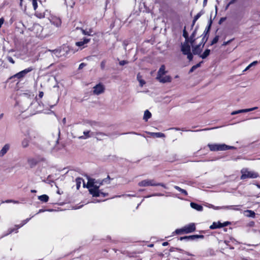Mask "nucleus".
Returning <instances> with one entry per match:
<instances>
[{
  "label": "nucleus",
  "instance_id": "1",
  "mask_svg": "<svg viewBox=\"0 0 260 260\" xmlns=\"http://www.w3.org/2000/svg\"><path fill=\"white\" fill-rule=\"evenodd\" d=\"M103 182H106V179L102 180H95L94 179H89L87 184V187L89 191L93 197H106L108 196V193L104 192L102 189H100V186Z\"/></svg>",
  "mask_w": 260,
  "mask_h": 260
},
{
  "label": "nucleus",
  "instance_id": "2",
  "mask_svg": "<svg viewBox=\"0 0 260 260\" xmlns=\"http://www.w3.org/2000/svg\"><path fill=\"white\" fill-rule=\"evenodd\" d=\"M35 69V68L31 66L9 77L7 82H15L17 81L18 83L21 80L24 78L26 74Z\"/></svg>",
  "mask_w": 260,
  "mask_h": 260
},
{
  "label": "nucleus",
  "instance_id": "3",
  "mask_svg": "<svg viewBox=\"0 0 260 260\" xmlns=\"http://www.w3.org/2000/svg\"><path fill=\"white\" fill-rule=\"evenodd\" d=\"M196 230V226L194 223H190L188 224L185 225L181 229H176L173 233L176 235H181L184 234H189L193 233Z\"/></svg>",
  "mask_w": 260,
  "mask_h": 260
},
{
  "label": "nucleus",
  "instance_id": "4",
  "mask_svg": "<svg viewBox=\"0 0 260 260\" xmlns=\"http://www.w3.org/2000/svg\"><path fill=\"white\" fill-rule=\"evenodd\" d=\"M138 185L141 187H146V186H160L163 188L167 189V186L163 183H157L154 179H145L142 180L138 183Z\"/></svg>",
  "mask_w": 260,
  "mask_h": 260
},
{
  "label": "nucleus",
  "instance_id": "5",
  "mask_svg": "<svg viewBox=\"0 0 260 260\" xmlns=\"http://www.w3.org/2000/svg\"><path fill=\"white\" fill-rule=\"evenodd\" d=\"M208 147L211 151H224L232 149L234 148L233 146H228L224 144H208Z\"/></svg>",
  "mask_w": 260,
  "mask_h": 260
},
{
  "label": "nucleus",
  "instance_id": "6",
  "mask_svg": "<svg viewBox=\"0 0 260 260\" xmlns=\"http://www.w3.org/2000/svg\"><path fill=\"white\" fill-rule=\"evenodd\" d=\"M241 179L244 180L247 178H256L258 177L257 173L253 171H248L247 169L241 170Z\"/></svg>",
  "mask_w": 260,
  "mask_h": 260
},
{
  "label": "nucleus",
  "instance_id": "7",
  "mask_svg": "<svg viewBox=\"0 0 260 260\" xmlns=\"http://www.w3.org/2000/svg\"><path fill=\"white\" fill-rule=\"evenodd\" d=\"M30 218H26L22 220L19 224L15 225V228L9 229L8 230V233L6 234H5V236H7L9 234H12L13 232L17 233L18 232V229L22 227L24 225L27 223V222L30 220Z\"/></svg>",
  "mask_w": 260,
  "mask_h": 260
},
{
  "label": "nucleus",
  "instance_id": "8",
  "mask_svg": "<svg viewBox=\"0 0 260 260\" xmlns=\"http://www.w3.org/2000/svg\"><path fill=\"white\" fill-rule=\"evenodd\" d=\"M93 88V93L95 95H99L104 92L105 90L104 85L101 83L96 84Z\"/></svg>",
  "mask_w": 260,
  "mask_h": 260
},
{
  "label": "nucleus",
  "instance_id": "9",
  "mask_svg": "<svg viewBox=\"0 0 260 260\" xmlns=\"http://www.w3.org/2000/svg\"><path fill=\"white\" fill-rule=\"evenodd\" d=\"M181 51L183 55H186V54L191 52L189 42L185 41L183 43L181 44Z\"/></svg>",
  "mask_w": 260,
  "mask_h": 260
},
{
  "label": "nucleus",
  "instance_id": "10",
  "mask_svg": "<svg viewBox=\"0 0 260 260\" xmlns=\"http://www.w3.org/2000/svg\"><path fill=\"white\" fill-rule=\"evenodd\" d=\"M81 32L83 35H87L89 36H92L93 35H95L96 33L94 32L93 29L92 28L83 29L81 28Z\"/></svg>",
  "mask_w": 260,
  "mask_h": 260
},
{
  "label": "nucleus",
  "instance_id": "11",
  "mask_svg": "<svg viewBox=\"0 0 260 260\" xmlns=\"http://www.w3.org/2000/svg\"><path fill=\"white\" fill-rule=\"evenodd\" d=\"M165 69L166 67L164 64H162L160 66L157 72L156 79H159L161 76H163L164 75H165V74L167 73V71L165 70Z\"/></svg>",
  "mask_w": 260,
  "mask_h": 260
},
{
  "label": "nucleus",
  "instance_id": "12",
  "mask_svg": "<svg viewBox=\"0 0 260 260\" xmlns=\"http://www.w3.org/2000/svg\"><path fill=\"white\" fill-rule=\"evenodd\" d=\"M257 109V107H253V108H249V109H241V110L233 111L232 112L231 114L235 115V114H237L241 113H246L248 112H250V111H253Z\"/></svg>",
  "mask_w": 260,
  "mask_h": 260
},
{
  "label": "nucleus",
  "instance_id": "13",
  "mask_svg": "<svg viewBox=\"0 0 260 260\" xmlns=\"http://www.w3.org/2000/svg\"><path fill=\"white\" fill-rule=\"evenodd\" d=\"M160 83H170L172 81V78L170 76H166L165 77L161 76L159 79H156Z\"/></svg>",
  "mask_w": 260,
  "mask_h": 260
},
{
  "label": "nucleus",
  "instance_id": "14",
  "mask_svg": "<svg viewBox=\"0 0 260 260\" xmlns=\"http://www.w3.org/2000/svg\"><path fill=\"white\" fill-rule=\"evenodd\" d=\"M201 44L197 45L192 48V52L194 55H200L202 49L201 48Z\"/></svg>",
  "mask_w": 260,
  "mask_h": 260
},
{
  "label": "nucleus",
  "instance_id": "15",
  "mask_svg": "<svg viewBox=\"0 0 260 260\" xmlns=\"http://www.w3.org/2000/svg\"><path fill=\"white\" fill-rule=\"evenodd\" d=\"M190 207L196 209V210L198 211H202L203 210V207L202 205H199L197 203H194V202H191L190 204Z\"/></svg>",
  "mask_w": 260,
  "mask_h": 260
},
{
  "label": "nucleus",
  "instance_id": "16",
  "mask_svg": "<svg viewBox=\"0 0 260 260\" xmlns=\"http://www.w3.org/2000/svg\"><path fill=\"white\" fill-rule=\"evenodd\" d=\"M10 145L8 144H5L0 151V156H3L9 150Z\"/></svg>",
  "mask_w": 260,
  "mask_h": 260
},
{
  "label": "nucleus",
  "instance_id": "17",
  "mask_svg": "<svg viewBox=\"0 0 260 260\" xmlns=\"http://www.w3.org/2000/svg\"><path fill=\"white\" fill-rule=\"evenodd\" d=\"M90 39L84 38L83 39V41L77 42L76 43V45L78 47H81V46H83L84 45L89 43L90 42Z\"/></svg>",
  "mask_w": 260,
  "mask_h": 260
},
{
  "label": "nucleus",
  "instance_id": "18",
  "mask_svg": "<svg viewBox=\"0 0 260 260\" xmlns=\"http://www.w3.org/2000/svg\"><path fill=\"white\" fill-rule=\"evenodd\" d=\"M197 28H195L194 31L192 32V33L191 34L190 37H189V43H190L191 45L193 44L195 41H196V35L197 33Z\"/></svg>",
  "mask_w": 260,
  "mask_h": 260
},
{
  "label": "nucleus",
  "instance_id": "19",
  "mask_svg": "<svg viewBox=\"0 0 260 260\" xmlns=\"http://www.w3.org/2000/svg\"><path fill=\"white\" fill-rule=\"evenodd\" d=\"M35 11H36L35 14V16L37 18H40V19L45 18V15H46L45 12L48 11L47 10H45V11H44V12H40V11H36V10H35Z\"/></svg>",
  "mask_w": 260,
  "mask_h": 260
},
{
  "label": "nucleus",
  "instance_id": "20",
  "mask_svg": "<svg viewBox=\"0 0 260 260\" xmlns=\"http://www.w3.org/2000/svg\"><path fill=\"white\" fill-rule=\"evenodd\" d=\"M204 14V12L201 11H200V12H199L196 15L194 16V18H193V21H192V24H191V27L192 28L196 21L198 20V19Z\"/></svg>",
  "mask_w": 260,
  "mask_h": 260
},
{
  "label": "nucleus",
  "instance_id": "21",
  "mask_svg": "<svg viewBox=\"0 0 260 260\" xmlns=\"http://www.w3.org/2000/svg\"><path fill=\"white\" fill-rule=\"evenodd\" d=\"M204 238V236L203 235H193L188 236V241L191 240L193 241L197 239H203Z\"/></svg>",
  "mask_w": 260,
  "mask_h": 260
},
{
  "label": "nucleus",
  "instance_id": "22",
  "mask_svg": "<svg viewBox=\"0 0 260 260\" xmlns=\"http://www.w3.org/2000/svg\"><path fill=\"white\" fill-rule=\"evenodd\" d=\"M221 228H222L221 223L219 221L218 222H214L210 226V229H216Z\"/></svg>",
  "mask_w": 260,
  "mask_h": 260
},
{
  "label": "nucleus",
  "instance_id": "23",
  "mask_svg": "<svg viewBox=\"0 0 260 260\" xmlns=\"http://www.w3.org/2000/svg\"><path fill=\"white\" fill-rule=\"evenodd\" d=\"M151 116L152 115L151 112L149 110H146L144 112L143 119L145 121H147L148 120V119L151 118Z\"/></svg>",
  "mask_w": 260,
  "mask_h": 260
},
{
  "label": "nucleus",
  "instance_id": "24",
  "mask_svg": "<svg viewBox=\"0 0 260 260\" xmlns=\"http://www.w3.org/2000/svg\"><path fill=\"white\" fill-rule=\"evenodd\" d=\"M38 199L42 202L46 203L49 200V197L46 194L39 196Z\"/></svg>",
  "mask_w": 260,
  "mask_h": 260
},
{
  "label": "nucleus",
  "instance_id": "25",
  "mask_svg": "<svg viewBox=\"0 0 260 260\" xmlns=\"http://www.w3.org/2000/svg\"><path fill=\"white\" fill-rule=\"evenodd\" d=\"M30 140V138H25L22 140L21 144L23 148H26L28 146Z\"/></svg>",
  "mask_w": 260,
  "mask_h": 260
},
{
  "label": "nucleus",
  "instance_id": "26",
  "mask_svg": "<svg viewBox=\"0 0 260 260\" xmlns=\"http://www.w3.org/2000/svg\"><path fill=\"white\" fill-rule=\"evenodd\" d=\"M174 188H175L176 190L179 191V192H181L182 194H183L185 196H187L188 195L187 192L186 190L182 189L179 187L178 186L175 185Z\"/></svg>",
  "mask_w": 260,
  "mask_h": 260
},
{
  "label": "nucleus",
  "instance_id": "27",
  "mask_svg": "<svg viewBox=\"0 0 260 260\" xmlns=\"http://www.w3.org/2000/svg\"><path fill=\"white\" fill-rule=\"evenodd\" d=\"M210 50L209 49H207L205 50V51L203 52V54H202L201 55H200V57L202 58V59H205L206 58L207 56H208L210 54Z\"/></svg>",
  "mask_w": 260,
  "mask_h": 260
},
{
  "label": "nucleus",
  "instance_id": "28",
  "mask_svg": "<svg viewBox=\"0 0 260 260\" xmlns=\"http://www.w3.org/2000/svg\"><path fill=\"white\" fill-rule=\"evenodd\" d=\"M137 79L140 83V86L141 87L143 86V85L145 84L146 82L142 79V76L140 75L139 73L137 75Z\"/></svg>",
  "mask_w": 260,
  "mask_h": 260
},
{
  "label": "nucleus",
  "instance_id": "29",
  "mask_svg": "<svg viewBox=\"0 0 260 260\" xmlns=\"http://www.w3.org/2000/svg\"><path fill=\"white\" fill-rule=\"evenodd\" d=\"M82 180V179L80 177H78L76 179L75 182L76 184V188L77 189H79Z\"/></svg>",
  "mask_w": 260,
  "mask_h": 260
},
{
  "label": "nucleus",
  "instance_id": "30",
  "mask_svg": "<svg viewBox=\"0 0 260 260\" xmlns=\"http://www.w3.org/2000/svg\"><path fill=\"white\" fill-rule=\"evenodd\" d=\"M183 37L185 38V41L189 42V36L186 30L185 27H184L183 30Z\"/></svg>",
  "mask_w": 260,
  "mask_h": 260
},
{
  "label": "nucleus",
  "instance_id": "31",
  "mask_svg": "<svg viewBox=\"0 0 260 260\" xmlns=\"http://www.w3.org/2000/svg\"><path fill=\"white\" fill-rule=\"evenodd\" d=\"M218 40H219V36H216L212 40V41H211V43L210 44V46H212L215 44H216V43H217V42L218 41Z\"/></svg>",
  "mask_w": 260,
  "mask_h": 260
},
{
  "label": "nucleus",
  "instance_id": "32",
  "mask_svg": "<svg viewBox=\"0 0 260 260\" xmlns=\"http://www.w3.org/2000/svg\"><path fill=\"white\" fill-rule=\"evenodd\" d=\"M89 133H90V131H84L83 132V134L85 135V137L81 136V137H80V139H85V138H89L90 137Z\"/></svg>",
  "mask_w": 260,
  "mask_h": 260
},
{
  "label": "nucleus",
  "instance_id": "33",
  "mask_svg": "<svg viewBox=\"0 0 260 260\" xmlns=\"http://www.w3.org/2000/svg\"><path fill=\"white\" fill-rule=\"evenodd\" d=\"M246 212L249 213L247 215L248 217H254L255 214L254 211L252 210H247Z\"/></svg>",
  "mask_w": 260,
  "mask_h": 260
},
{
  "label": "nucleus",
  "instance_id": "34",
  "mask_svg": "<svg viewBox=\"0 0 260 260\" xmlns=\"http://www.w3.org/2000/svg\"><path fill=\"white\" fill-rule=\"evenodd\" d=\"M208 37H205V36H203L202 39V42L201 43V44H203V46H204V45H205V44L206 43V42L208 40Z\"/></svg>",
  "mask_w": 260,
  "mask_h": 260
},
{
  "label": "nucleus",
  "instance_id": "35",
  "mask_svg": "<svg viewBox=\"0 0 260 260\" xmlns=\"http://www.w3.org/2000/svg\"><path fill=\"white\" fill-rule=\"evenodd\" d=\"M185 55H187V57L189 61H191V60H192V59H193V55H192V53L191 52H189L187 54H186Z\"/></svg>",
  "mask_w": 260,
  "mask_h": 260
},
{
  "label": "nucleus",
  "instance_id": "36",
  "mask_svg": "<svg viewBox=\"0 0 260 260\" xmlns=\"http://www.w3.org/2000/svg\"><path fill=\"white\" fill-rule=\"evenodd\" d=\"M32 6H33L34 9L35 10H36L37 8H38V3H37L38 0H32Z\"/></svg>",
  "mask_w": 260,
  "mask_h": 260
},
{
  "label": "nucleus",
  "instance_id": "37",
  "mask_svg": "<svg viewBox=\"0 0 260 260\" xmlns=\"http://www.w3.org/2000/svg\"><path fill=\"white\" fill-rule=\"evenodd\" d=\"M7 59L9 62H11L12 64H14L15 62V60L13 59V58L11 56H8L7 57Z\"/></svg>",
  "mask_w": 260,
  "mask_h": 260
},
{
  "label": "nucleus",
  "instance_id": "38",
  "mask_svg": "<svg viewBox=\"0 0 260 260\" xmlns=\"http://www.w3.org/2000/svg\"><path fill=\"white\" fill-rule=\"evenodd\" d=\"M175 250H176V251L180 252H183L184 251L182 249H180L179 248H174V247L171 248L170 250V251H173Z\"/></svg>",
  "mask_w": 260,
  "mask_h": 260
},
{
  "label": "nucleus",
  "instance_id": "39",
  "mask_svg": "<svg viewBox=\"0 0 260 260\" xmlns=\"http://www.w3.org/2000/svg\"><path fill=\"white\" fill-rule=\"evenodd\" d=\"M212 20L210 19L208 25L205 28V30H206L207 31H210V29H211V24H212Z\"/></svg>",
  "mask_w": 260,
  "mask_h": 260
},
{
  "label": "nucleus",
  "instance_id": "40",
  "mask_svg": "<svg viewBox=\"0 0 260 260\" xmlns=\"http://www.w3.org/2000/svg\"><path fill=\"white\" fill-rule=\"evenodd\" d=\"M154 135L157 137H158V138H160V137H164L165 136V135L164 134L162 133H154Z\"/></svg>",
  "mask_w": 260,
  "mask_h": 260
},
{
  "label": "nucleus",
  "instance_id": "41",
  "mask_svg": "<svg viewBox=\"0 0 260 260\" xmlns=\"http://www.w3.org/2000/svg\"><path fill=\"white\" fill-rule=\"evenodd\" d=\"M237 0H231L229 3L227 4L226 6V9H228V8L231 5L235 3Z\"/></svg>",
  "mask_w": 260,
  "mask_h": 260
},
{
  "label": "nucleus",
  "instance_id": "42",
  "mask_svg": "<svg viewBox=\"0 0 260 260\" xmlns=\"http://www.w3.org/2000/svg\"><path fill=\"white\" fill-rule=\"evenodd\" d=\"M105 65H106V61L105 60H103L101 62V68L102 70H104L105 69Z\"/></svg>",
  "mask_w": 260,
  "mask_h": 260
},
{
  "label": "nucleus",
  "instance_id": "43",
  "mask_svg": "<svg viewBox=\"0 0 260 260\" xmlns=\"http://www.w3.org/2000/svg\"><path fill=\"white\" fill-rule=\"evenodd\" d=\"M178 240L182 241L183 240H185L186 241H188V236H185L184 237H180L179 238H178Z\"/></svg>",
  "mask_w": 260,
  "mask_h": 260
},
{
  "label": "nucleus",
  "instance_id": "44",
  "mask_svg": "<svg viewBox=\"0 0 260 260\" xmlns=\"http://www.w3.org/2000/svg\"><path fill=\"white\" fill-rule=\"evenodd\" d=\"M234 40V39H231L228 41H226V42H224L222 44V46H226L228 45V44H229L233 40Z\"/></svg>",
  "mask_w": 260,
  "mask_h": 260
},
{
  "label": "nucleus",
  "instance_id": "45",
  "mask_svg": "<svg viewBox=\"0 0 260 260\" xmlns=\"http://www.w3.org/2000/svg\"><path fill=\"white\" fill-rule=\"evenodd\" d=\"M127 63H128L127 61L124 60H121L119 62V63L120 66H124V64H125Z\"/></svg>",
  "mask_w": 260,
  "mask_h": 260
},
{
  "label": "nucleus",
  "instance_id": "46",
  "mask_svg": "<svg viewBox=\"0 0 260 260\" xmlns=\"http://www.w3.org/2000/svg\"><path fill=\"white\" fill-rule=\"evenodd\" d=\"M230 224H231V222L229 221H225L223 223H221L222 228Z\"/></svg>",
  "mask_w": 260,
  "mask_h": 260
},
{
  "label": "nucleus",
  "instance_id": "47",
  "mask_svg": "<svg viewBox=\"0 0 260 260\" xmlns=\"http://www.w3.org/2000/svg\"><path fill=\"white\" fill-rule=\"evenodd\" d=\"M4 21H5V20H4V18L3 17H2V18H0V28H1L2 25L4 23Z\"/></svg>",
  "mask_w": 260,
  "mask_h": 260
},
{
  "label": "nucleus",
  "instance_id": "48",
  "mask_svg": "<svg viewBox=\"0 0 260 260\" xmlns=\"http://www.w3.org/2000/svg\"><path fill=\"white\" fill-rule=\"evenodd\" d=\"M43 95H44V92L42 91H39V95H38L39 98L41 99L43 98Z\"/></svg>",
  "mask_w": 260,
  "mask_h": 260
},
{
  "label": "nucleus",
  "instance_id": "49",
  "mask_svg": "<svg viewBox=\"0 0 260 260\" xmlns=\"http://www.w3.org/2000/svg\"><path fill=\"white\" fill-rule=\"evenodd\" d=\"M209 31H207V30L205 29L204 33H203L204 36H205V37H207V36L209 37Z\"/></svg>",
  "mask_w": 260,
  "mask_h": 260
},
{
  "label": "nucleus",
  "instance_id": "50",
  "mask_svg": "<svg viewBox=\"0 0 260 260\" xmlns=\"http://www.w3.org/2000/svg\"><path fill=\"white\" fill-rule=\"evenodd\" d=\"M85 66V64L84 63H81V64H80L79 66V69H82L84 66Z\"/></svg>",
  "mask_w": 260,
  "mask_h": 260
},
{
  "label": "nucleus",
  "instance_id": "51",
  "mask_svg": "<svg viewBox=\"0 0 260 260\" xmlns=\"http://www.w3.org/2000/svg\"><path fill=\"white\" fill-rule=\"evenodd\" d=\"M196 67H195L194 66H193L191 68V69H190V70H189V73H192V72H193V71H194V70H196Z\"/></svg>",
  "mask_w": 260,
  "mask_h": 260
},
{
  "label": "nucleus",
  "instance_id": "52",
  "mask_svg": "<svg viewBox=\"0 0 260 260\" xmlns=\"http://www.w3.org/2000/svg\"><path fill=\"white\" fill-rule=\"evenodd\" d=\"M95 135L96 136H98V135L105 136V135L104 133H101V132H97V133H96Z\"/></svg>",
  "mask_w": 260,
  "mask_h": 260
},
{
  "label": "nucleus",
  "instance_id": "53",
  "mask_svg": "<svg viewBox=\"0 0 260 260\" xmlns=\"http://www.w3.org/2000/svg\"><path fill=\"white\" fill-rule=\"evenodd\" d=\"M169 244V243L168 242H164L162 243V245L164 246H167Z\"/></svg>",
  "mask_w": 260,
  "mask_h": 260
},
{
  "label": "nucleus",
  "instance_id": "54",
  "mask_svg": "<svg viewBox=\"0 0 260 260\" xmlns=\"http://www.w3.org/2000/svg\"><path fill=\"white\" fill-rule=\"evenodd\" d=\"M251 67H252L251 66L250 64H249L246 68V69L244 70V71H247V70H248Z\"/></svg>",
  "mask_w": 260,
  "mask_h": 260
},
{
  "label": "nucleus",
  "instance_id": "55",
  "mask_svg": "<svg viewBox=\"0 0 260 260\" xmlns=\"http://www.w3.org/2000/svg\"><path fill=\"white\" fill-rule=\"evenodd\" d=\"M257 63V61H254L253 62H252V63H250L251 66H252L253 65H255Z\"/></svg>",
  "mask_w": 260,
  "mask_h": 260
},
{
  "label": "nucleus",
  "instance_id": "56",
  "mask_svg": "<svg viewBox=\"0 0 260 260\" xmlns=\"http://www.w3.org/2000/svg\"><path fill=\"white\" fill-rule=\"evenodd\" d=\"M34 161H35V160L34 159H28V162L29 163H34Z\"/></svg>",
  "mask_w": 260,
  "mask_h": 260
},
{
  "label": "nucleus",
  "instance_id": "57",
  "mask_svg": "<svg viewBox=\"0 0 260 260\" xmlns=\"http://www.w3.org/2000/svg\"><path fill=\"white\" fill-rule=\"evenodd\" d=\"M194 66L197 69V68H198V67H199L200 66V63H197V64L194 65Z\"/></svg>",
  "mask_w": 260,
  "mask_h": 260
},
{
  "label": "nucleus",
  "instance_id": "58",
  "mask_svg": "<svg viewBox=\"0 0 260 260\" xmlns=\"http://www.w3.org/2000/svg\"><path fill=\"white\" fill-rule=\"evenodd\" d=\"M105 179H106V182L107 181V179H109V180H110V179H111V178H110V176H109V175H108V176H107V177L106 178H105Z\"/></svg>",
  "mask_w": 260,
  "mask_h": 260
},
{
  "label": "nucleus",
  "instance_id": "59",
  "mask_svg": "<svg viewBox=\"0 0 260 260\" xmlns=\"http://www.w3.org/2000/svg\"><path fill=\"white\" fill-rule=\"evenodd\" d=\"M185 253L187 255H190V256L192 255V254H190V253H189V252H185Z\"/></svg>",
  "mask_w": 260,
  "mask_h": 260
},
{
  "label": "nucleus",
  "instance_id": "60",
  "mask_svg": "<svg viewBox=\"0 0 260 260\" xmlns=\"http://www.w3.org/2000/svg\"><path fill=\"white\" fill-rule=\"evenodd\" d=\"M207 0H204L203 4L204 5H206L207 3Z\"/></svg>",
  "mask_w": 260,
  "mask_h": 260
},
{
  "label": "nucleus",
  "instance_id": "61",
  "mask_svg": "<svg viewBox=\"0 0 260 260\" xmlns=\"http://www.w3.org/2000/svg\"><path fill=\"white\" fill-rule=\"evenodd\" d=\"M4 116V114L3 113H2L1 115H0V119H1Z\"/></svg>",
  "mask_w": 260,
  "mask_h": 260
},
{
  "label": "nucleus",
  "instance_id": "62",
  "mask_svg": "<svg viewBox=\"0 0 260 260\" xmlns=\"http://www.w3.org/2000/svg\"><path fill=\"white\" fill-rule=\"evenodd\" d=\"M19 1H20V5H21L23 0H19Z\"/></svg>",
  "mask_w": 260,
  "mask_h": 260
},
{
  "label": "nucleus",
  "instance_id": "63",
  "mask_svg": "<svg viewBox=\"0 0 260 260\" xmlns=\"http://www.w3.org/2000/svg\"><path fill=\"white\" fill-rule=\"evenodd\" d=\"M31 192H36V191L35 190H31Z\"/></svg>",
  "mask_w": 260,
  "mask_h": 260
},
{
  "label": "nucleus",
  "instance_id": "64",
  "mask_svg": "<svg viewBox=\"0 0 260 260\" xmlns=\"http://www.w3.org/2000/svg\"><path fill=\"white\" fill-rule=\"evenodd\" d=\"M113 250H114L115 252H116V251H117V250H116V249H113Z\"/></svg>",
  "mask_w": 260,
  "mask_h": 260
}]
</instances>
